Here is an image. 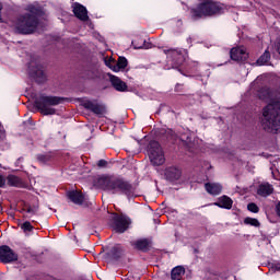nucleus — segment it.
<instances>
[{
    "label": "nucleus",
    "mask_w": 280,
    "mask_h": 280,
    "mask_svg": "<svg viewBox=\"0 0 280 280\" xmlns=\"http://www.w3.org/2000/svg\"><path fill=\"white\" fill-rule=\"evenodd\" d=\"M230 58L235 62H244V60L248 59V52H246V48L244 47L232 48L230 51Z\"/></svg>",
    "instance_id": "obj_11"
},
{
    "label": "nucleus",
    "mask_w": 280,
    "mask_h": 280,
    "mask_svg": "<svg viewBox=\"0 0 280 280\" xmlns=\"http://www.w3.org/2000/svg\"><path fill=\"white\" fill-rule=\"evenodd\" d=\"M0 187H1V176H0Z\"/></svg>",
    "instance_id": "obj_36"
},
{
    "label": "nucleus",
    "mask_w": 280,
    "mask_h": 280,
    "mask_svg": "<svg viewBox=\"0 0 280 280\" xmlns=\"http://www.w3.org/2000/svg\"><path fill=\"white\" fill-rule=\"evenodd\" d=\"M25 210L26 213H30L31 215H36V213H38V205L27 206Z\"/></svg>",
    "instance_id": "obj_28"
},
{
    "label": "nucleus",
    "mask_w": 280,
    "mask_h": 280,
    "mask_svg": "<svg viewBox=\"0 0 280 280\" xmlns=\"http://www.w3.org/2000/svg\"><path fill=\"white\" fill-rule=\"evenodd\" d=\"M37 161L42 163V165H45V163H48V161H51V156L49 154H39L37 155Z\"/></svg>",
    "instance_id": "obj_27"
},
{
    "label": "nucleus",
    "mask_w": 280,
    "mask_h": 280,
    "mask_svg": "<svg viewBox=\"0 0 280 280\" xmlns=\"http://www.w3.org/2000/svg\"><path fill=\"white\" fill-rule=\"evenodd\" d=\"M119 253H121V249L117 246L113 247L109 252V255L114 258L117 259L119 258Z\"/></svg>",
    "instance_id": "obj_29"
},
{
    "label": "nucleus",
    "mask_w": 280,
    "mask_h": 280,
    "mask_svg": "<svg viewBox=\"0 0 280 280\" xmlns=\"http://www.w3.org/2000/svg\"><path fill=\"white\" fill-rule=\"evenodd\" d=\"M215 207L220 209H231L233 207V199L229 196H222L219 198L218 202H214Z\"/></svg>",
    "instance_id": "obj_21"
},
{
    "label": "nucleus",
    "mask_w": 280,
    "mask_h": 280,
    "mask_svg": "<svg viewBox=\"0 0 280 280\" xmlns=\"http://www.w3.org/2000/svg\"><path fill=\"white\" fill-rule=\"evenodd\" d=\"M261 126L266 132L277 135L280 128V102L267 105L262 112Z\"/></svg>",
    "instance_id": "obj_3"
},
{
    "label": "nucleus",
    "mask_w": 280,
    "mask_h": 280,
    "mask_svg": "<svg viewBox=\"0 0 280 280\" xmlns=\"http://www.w3.org/2000/svg\"><path fill=\"white\" fill-rule=\"evenodd\" d=\"M276 211H277V215H279V218H280V201L276 206Z\"/></svg>",
    "instance_id": "obj_35"
},
{
    "label": "nucleus",
    "mask_w": 280,
    "mask_h": 280,
    "mask_svg": "<svg viewBox=\"0 0 280 280\" xmlns=\"http://www.w3.org/2000/svg\"><path fill=\"white\" fill-rule=\"evenodd\" d=\"M109 69H113L116 73L128 67V59L126 57H119L117 63H106Z\"/></svg>",
    "instance_id": "obj_19"
},
{
    "label": "nucleus",
    "mask_w": 280,
    "mask_h": 280,
    "mask_svg": "<svg viewBox=\"0 0 280 280\" xmlns=\"http://www.w3.org/2000/svg\"><path fill=\"white\" fill-rule=\"evenodd\" d=\"M21 229L27 232V231H32L34 226H32V223L30 221H26L21 225Z\"/></svg>",
    "instance_id": "obj_32"
},
{
    "label": "nucleus",
    "mask_w": 280,
    "mask_h": 280,
    "mask_svg": "<svg viewBox=\"0 0 280 280\" xmlns=\"http://www.w3.org/2000/svg\"><path fill=\"white\" fill-rule=\"evenodd\" d=\"M83 106L86 110L94 113V115H104L106 113V107L95 101H85L83 102Z\"/></svg>",
    "instance_id": "obj_13"
},
{
    "label": "nucleus",
    "mask_w": 280,
    "mask_h": 280,
    "mask_svg": "<svg viewBox=\"0 0 280 280\" xmlns=\"http://www.w3.org/2000/svg\"><path fill=\"white\" fill-rule=\"evenodd\" d=\"M205 189L210 196H220L222 194V184L219 183H206Z\"/></svg>",
    "instance_id": "obj_17"
},
{
    "label": "nucleus",
    "mask_w": 280,
    "mask_h": 280,
    "mask_svg": "<svg viewBox=\"0 0 280 280\" xmlns=\"http://www.w3.org/2000/svg\"><path fill=\"white\" fill-rule=\"evenodd\" d=\"M180 141L183 143V145H186L189 150H191V148H194V137L191 136V133L187 132L180 136Z\"/></svg>",
    "instance_id": "obj_23"
},
{
    "label": "nucleus",
    "mask_w": 280,
    "mask_h": 280,
    "mask_svg": "<svg viewBox=\"0 0 280 280\" xmlns=\"http://www.w3.org/2000/svg\"><path fill=\"white\" fill-rule=\"evenodd\" d=\"M7 180L8 185H10L11 187H23V179H21V177L19 176L9 175Z\"/></svg>",
    "instance_id": "obj_24"
},
{
    "label": "nucleus",
    "mask_w": 280,
    "mask_h": 280,
    "mask_svg": "<svg viewBox=\"0 0 280 280\" xmlns=\"http://www.w3.org/2000/svg\"><path fill=\"white\" fill-rule=\"evenodd\" d=\"M7 148H10V144H7Z\"/></svg>",
    "instance_id": "obj_37"
},
{
    "label": "nucleus",
    "mask_w": 280,
    "mask_h": 280,
    "mask_svg": "<svg viewBox=\"0 0 280 280\" xmlns=\"http://www.w3.org/2000/svg\"><path fill=\"white\" fill-rule=\"evenodd\" d=\"M30 73L35 78V81L38 82V84H43L45 80H47V77L45 75V72L43 71V66L38 63H34V61H31L28 63Z\"/></svg>",
    "instance_id": "obj_10"
},
{
    "label": "nucleus",
    "mask_w": 280,
    "mask_h": 280,
    "mask_svg": "<svg viewBox=\"0 0 280 280\" xmlns=\"http://www.w3.org/2000/svg\"><path fill=\"white\" fill-rule=\"evenodd\" d=\"M67 196H68L69 200H71V202H73L74 205H79V206L84 205V200H86L84 195H82V192H80L78 190H70L67 192Z\"/></svg>",
    "instance_id": "obj_15"
},
{
    "label": "nucleus",
    "mask_w": 280,
    "mask_h": 280,
    "mask_svg": "<svg viewBox=\"0 0 280 280\" xmlns=\"http://www.w3.org/2000/svg\"><path fill=\"white\" fill-rule=\"evenodd\" d=\"M108 77H109V81L112 82V85L116 91H119V92L128 91V85L126 84V82L121 81V79L113 74H108Z\"/></svg>",
    "instance_id": "obj_16"
},
{
    "label": "nucleus",
    "mask_w": 280,
    "mask_h": 280,
    "mask_svg": "<svg viewBox=\"0 0 280 280\" xmlns=\"http://www.w3.org/2000/svg\"><path fill=\"white\" fill-rule=\"evenodd\" d=\"M268 60H270V52L268 50H266L264 52V55H261L256 62L259 67H261V66L266 65V62H268Z\"/></svg>",
    "instance_id": "obj_25"
},
{
    "label": "nucleus",
    "mask_w": 280,
    "mask_h": 280,
    "mask_svg": "<svg viewBox=\"0 0 280 280\" xmlns=\"http://www.w3.org/2000/svg\"><path fill=\"white\" fill-rule=\"evenodd\" d=\"M223 12L224 8L218 2L203 1L190 10V16L194 21H198L199 19L215 16V14H222Z\"/></svg>",
    "instance_id": "obj_4"
},
{
    "label": "nucleus",
    "mask_w": 280,
    "mask_h": 280,
    "mask_svg": "<svg viewBox=\"0 0 280 280\" xmlns=\"http://www.w3.org/2000/svg\"><path fill=\"white\" fill-rule=\"evenodd\" d=\"M72 8L73 14L79 21H89V11L86 10V7L75 2Z\"/></svg>",
    "instance_id": "obj_14"
},
{
    "label": "nucleus",
    "mask_w": 280,
    "mask_h": 280,
    "mask_svg": "<svg viewBox=\"0 0 280 280\" xmlns=\"http://www.w3.org/2000/svg\"><path fill=\"white\" fill-rule=\"evenodd\" d=\"M164 177L168 183H178L183 178V170L178 166H168L164 171Z\"/></svg>",
    "instance_id": "obj_9"
},
{
    "label": "nucleus",
    "mask_w": 280,
    "mask_h": 280,
    "mask_svg": "<svg viewBox=\"0 0 280 280\" xmlns=\"http://www.w3.org/2000/svg\"><path fill=\"white\" fill-rule=\"evenodd\" d=\"M244 224H248L249 226H256V228H259L261 225V223H259V220L250 217H247L244 219Z\"/></svg>",
    "instance_id": "obj_26"
},
{
    "label": "nucleus",
    "mask_w": 280,
    "mask_h": 280,
    "mask_svg": "<svg viewBox=\"0 0 280 280\" xmlns=\"http://www.w3.org/2000/svg\"><path fill=\"white\" fill-rule=\"evenodd\" d=\"M258 95L260 100H268V97H270V92H268L266 89H262Z\"/></svg>",
    "instance_id": "obj_31"
},
{
    "label": "nucleus",
    "mask_w": 280,
    "mask_h": 280,
    "mask_svg": "<svg viewBox=\"0 0 280 280\" xmlns=\"http://www.w3.org/2000/svg\"><path fill=\"white\" fill-rule=\"evenodd\" d=\"M184 276H185V267L183 266H177L173 268L171 271L172 280H182Z\"/></svg>",
    "instance_id": "obj_22"
},
{
    "label": "nucleus",
    "mask_w": 280,
    "mask_h": 280,
    "mask_svg": "<svg viewBox=\"0 0 280 280\" xmlns=\"http://www.w3.org/2000/svg\"><path fill=\"white\" fill-rule=\"evenodd\" d=\"M16 259H19V256L9 246H5V245L1 246L2 264H10L12 261H16Z\"/></svg>",
    "instance_id": "obj_12"
},
{
    "label": "nucleus",
    "mask_w": 280,
    "mask_h": 280,
    "mask_svg": "<svg viewBox=\"0 0 280 280\" xmlns=\"http://www.w3.org/2000/svg\"><path fill=\"white\" fill-rule=\"evenodd\" d=\"M247 210L252 213H259V207L255 202H250L247 205Z\"/></svg>",
    "instance_id": "obj_30"
},
{
    "label": "nucleus",
    "mask_w": 280,
    "mask_h": 280,
    "mask_svg": "<svg viewBox=\"0 0 280 280\" xmlns=\"http://www.w3.org/2000/svg\"><path fill=\"white\" fill-rule=\"evenodd\" d=\"M135 49H148V47L145 46V40H142V45H135Z\"/></svg>",
    "instance_id": "obj_34"
},
{
    "label": "nucleus",
    "mask_w": 280,
    "mask_h": 280,
    "mask_svg": "<svg viewBox=\"0 0 280 280\" xmlns=\"http://www.w3.org/2000/svg\"><path fill=\"white\" fill-rule=\"evenodd\" d=\"M132 221L126 214L114 213L112 215L110 226L116 231V233H126Z\"/></svg>",
    "instance_id": "obj_7"
},
{
    "label": "nucleus",
    "mask_w": 280,
    "mask_h": 280,
    "mask_svg": "<svg viewBox=\"0 0 280 280\" xmlns=\"http://www.w3.org/2000/svg\"><path fill=\"white\" fill-rule=\"evenodd\" d=\"M108 165V162L106 160H100L97 162L98 167H106Z\"/></svg>",
    "instance_id": "obj_33"
},
{
    "label": "nucleus",
    "mask_w": 280,
    "mask_h": 280,
    "mask_svg": "<svg viewBox=\"0 0 280 280\" xmlns=\"http://www.w3.org/2000/svg\"><path fill=\"white\" fill-rule=\"evenodd\" d=\"M148 154L152 165L159 166L165 163V154L158 141H151L148 147Z\"/></svg>",
    "instance_id": "obj_6"
},
{
    "label": "nucleus",
    "mask_w": 280,
    "mask_h": 280,
    "mask_svg": "<svg viewBox=\"0 0 280 280\" xmlns=\"http://www.w3.org/2000/svg\"><path fill=\"white\" fill-rule=\"evenodd\" d=\"M95 186L107 194H114L116 196H126L130 198H137V188L130 184V182L115 175L103 174L95 180Z\"/></svg>",
    "instance_id": "obj_1"
},
{
    "label": "nucleus",
    "mask_w": 280,
    "mask_h": 280,
    "mask_svg": "<svg viewBox=\"0 0 280 280\" xmlns=\"http://www.w3.org/2000/svg\"><path fill=\"white\" fill-rule=\"evenodd\" d=\"M272 191H275L272 185L265 183L258 186L257 195L261 196L262 198H268V196L272 195Z\"/></svg>",
    "instance_id": "obj_18"
},
{
    "label": "nucleus",
    "mask_w": 280,
    "mask_h": 280,
    "mask_svg": "<svg viewBox=\"0 0 280 280\" xmlns=\"http://www.w3.org/2000/svg\"><path fill=\"white\" fill-rule=\"evenodd\" d=\"M5 131L4 130H2V135L4 133Z\"/></svg>",
    "instance_id": "obj_38"
},
{
    "label": "nucleus",
    "mask_w": 280,
    "mask_h": 280,
    "mask_svg": "<svg viewBox=\"0 0 280 280\" xmlns=\"http://www.w3.org/2000/svg\"><path fill=\"white\" fill-rule=\"evenodd\" d=\"M131 246L136 248V250H142L143 253H145V250L150 248V241H148V238L132 241Z\"/></svg>",
    "instance_id": "obj_20"
},
{
    "label": "nucleus",
    "mask_w": 280,
    "mask_h": 280,
    "mask_svg": "<svg viewBox=\"0 0 280 280\" xmlns=\"http://www.w3.org/2000/svg\"><path fill=\"white\" fill-rule=\"evenodd\" d=\"M163 52L167 56L168 62L172 65V69H178L183 62H185V50L183 49H164Z\"/></svg>",
    "instance_id": "obj_8"
},
{
    "label": "nucleus",
    "mask_w": 280,
    "mask_h": 280,
    "mask_svg": "<svg viewBox=\"0 0 280 280\" xmlns=\"http://www.w3.org/2000/svg\"><path fill=\"white\" fill-rule=\"evenodd\" d=\"M67 98L60 96H47L42 95L35 101V106L42 113V115H56V108L54 106H59Z\"/></svg>",
    "instance_id": "obj_5"
},
{
    "label": "nucleus",
    "mask_w": 280,
    "mask_h": 280,
    "mask_svg": "<svg viewBox=\"0 0 280 280\" xmlns=\"http://www.w3.org/2000/svg\"><path fill=\"white\" fill-rule=\"evenodd\" d=\"M45 12L43 8L38 4H28L25 8V13H22L18 16L14 27L18 34H34L36 30H38V25L40 24V16H43Z\"/></svg>",
    "instance_id": "obj_2"
}]
</instances>
